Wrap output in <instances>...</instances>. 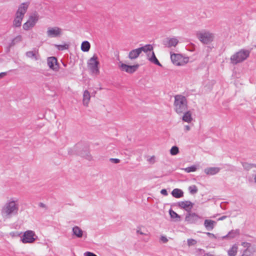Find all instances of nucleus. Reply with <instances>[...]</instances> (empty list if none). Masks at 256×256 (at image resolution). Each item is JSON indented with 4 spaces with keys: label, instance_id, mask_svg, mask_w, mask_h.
<instances>
[{
    "label": "nucleus",
    "instance_id": "a19ab883",
    "mask_svg": "<svg viewBox=\"0 0 256 256\" xmlns=\"http://www.w3.org/2000/svg\"><path fill=\"white\" fill-rule=\"evenodd\" d=\"M84 256H97L96 254L90 252H86L84 254Z\"/></svg>",
    "mask_w": 256,
    "mask_h": 256
},
{
    "label": "nucleus",
    "instance_id": "ddd939ff",
    "mask_svg": "<svg viewBox=\"0 0 256 256\" xmlns=\"http://www.w3.org/2000/svg\"><path fill=\"white\" fill-rule=\"evenodd\" d=\"M202 217L196 213H189L186 216L185 220L189 224H195Z\"/></svg>",
    "mask_w": 256,
    "mask_h": 256
},
{
    "label": "nucleus",
    "instance_id": "cd10ccee",
    "mask_svg": "<svg viewBox=\"0 0 256 256\" xmlns=\"http://www.w3.org/2000/svg\"><path fill=\"white\" fill-rule=\"evenodd\" d=\"M90 48V43L88 41H84L81 44V50L84 52H88L89 51Z\"/></svg>",
    "mask_w": 256,
    "mask_h": 256
},
{
    "label": "nucleus",
    "instance_id": "7ed1b4c3",
    "mask_svg": "<svg viewBox=\"0 0 256 256\" xmlns=\"http://www.w3.org/2000/svg\"><path fill=\"white\" fill-rule=\"evenodd\" d=\"M174 109L178 114H181L187 108V100L186 98L182 95H176L174 96Z\"/></svg>",
    "mask_w": 256,
    "mask_h": 256
},
{
    "label": "nucleus",
    "instance_id": "c03bdc74",
    "mask_svg": "<svg viewBox=\"0 0 256 256\" xmlns=\"http://www.w3.org/2000/svg\"><path fill=\"white\" fill-rule=\"evenodd\" d=\"M242 246L244 248H248L250 247V244L247 242H242Z\"/></svg>",
    "mask_w": 256,
    "mask_h": 256
},
{
    "label": "nucleus",
    "instance_id": "4c0bfd02",
    "mask_svg": "<svg viewBox=\"0 0 256 256\" xmlns=\"http://www.w3.org/2000/svg\"><path fill=\"white\" fill-rule=\"evenodd\" d=\"M196 244V241L194 239L190 238L188 240V244L189 246H194Z\"/></svg>",
    "mask_w": 256,
    "mask_h": 256
},
{
    "label": "nucleus",
    "instance_id": "f257e3e1",
    "mask_svg": "<svg viewBox=\"0 0 256 256\" xmlns=\"http://www.w3.org/2000/svg\"><path fill=\"white\" fill-rule=\"evenodd\" d=\"M18 200L15 197H11L7 200L0 210L1 215L4 219H8L16 216L19 211Z\"/></svg>",
    "mask_w": 256,
    "mask_h": 256
},
{
    "label": "nucleus",
    "instance_id": "a18cd8bd",
    "mask_svg": "<svg viewBox=\"0 0 256 256\" xmlns=\"http://www.w3.org/2000/svg\"><path fill=\"white\" fill-rule=\"evenodd\" d=\"M160 194L164 196H166L168 194L167 190L166 189H162L160 190Z\"/></svg>",
    "mask_w": 256,
    "mask_h": 256
},
{
    "label": "nucleus",
    "instance_id": "de8ad7c7",
    "mask_svg": "<svg viewBox=\"0 0 256 256\" xmlns=\"http://www.w3.org/2000/svg\"><path fill=\"white\" fill-rule=\"evenodd\" d=\"M226 217L227 216H222L218 218V220H224L225 218H226Z\"/></svg>",
    "mask_w": 256,
    "mask_h": 256
},
{
    "label": "nucleus",
    "instance_id": "0eeeda50",
    "mask_svg": "<svg viewBox=\"0 0 256 256\" xmlns=\"http://www.w3.org/2000/svg\"><path fill=\"white\" fill-rule=\"evenodd\" d=\"M38 239V236L32 230L25 231L20 236V242L23 244H33Z\"/></svg>",
    "mask_w": 256,
    "mask_h": 256
},
{
    "label": "nucleus",
    "instance_id": "5701e85b",
    "mask_svg": "<svg viewBox=\"0 0 256 256\" xmlns=\"http://www.w3.org/2000/svg\"><path fill=\"white\" fill-rule=\"evenodd\" d=\"M26 56L32 60H38L39 58V55L37 50H31L27 52L26 54Z\"/></svg>",
    "mask_w": 256,
    "mask_h": 256
},
{
    "label": "nucleus",
    "instance_id": "f03ea898",
    "mask_svg": "<svg viewBox=\"0 0 256 256\" xmlns=\"http://www.w3.org/2000/svg\"><path fill=\"white\" fill-rule=\"evenodd\" d=\"M196 34L198 39L204 44H210L214 39V34L206 30L197 31Z\"/></svg>",
    "mask_w": 256,
    "mask_h": 256
},
{
    "label": "nucleus",
    "instance_id": "9b49d317",
    "mask_svg": "<svg viewBox=\"0 0 256 256\" xmlns=\"http://www.w3.org/2000/svg\"><path fill=\"white\" fill-rule=\"evenodd\" d=\"M72 235L78 238H86V232L83 230L80 226H75L72 228Z\"/></svg>",
    "mask_w": 256,
    "mask_h": 256
},
{
    "label": "nucleus",
    "instance_id": "f704fd0d",
    "mask_svg": "<svg viewBox=\"0 0 256 256\" xmlns=\"http://www.w3.org/2000/svg\"><path fill=\"white\" fill-rule=\"evenodd\" d=\"M146 161L150 164H154L156 162V157L154 156H147Z\"/></svg>",
    "mask_w": 256,
    "mask_h": 256
},
{
    "label": "nucleus",
    "instance_id": "2eb2a0df",
    "mask_svg": "<svg viewBox=\"0 0 256 256\" xmlns=\"http://www.w3.org/2000/svg\"><path fill=\"white\" fill-rule=\"evenodd\" d=\"M136 234L139 235H144L146 238H144L142 240L144 242H148L150 240V234L148 232V230H146L144 227L142 226H138L136 228Z\"/></svg>",
    "mask_w": 256,
    "mask_h": 256
},
{
    "label": "nucleus",
    "instance_id": "6e6552de",
    "mask_svg": "<svg viewBox=\"0 0 256 256\" xmlns=\"http://www.w3.org/2000/svg\"><path fill=\"white\" fill-rule=\"evenodd\" d=\"M118 67L121 71L126 72L128 74H133L139 68V64H136L132 66L124 64L122 62H120L118 63Z\"/></svg>",
    "mask_w": 256,
    "mask_h": 256
},
{
    "label": "nucleus",
    "instance_id": "2f4dec72",
    "mask_svg": "<svg viewBox=\"0 0 256 256\" xmlns=\"http://www.w3.org/2000/svg\"><path fill=\"white\" fill-rule=\"evenodd\" d=\"M182 170L186 172L189 173L196 172L198 170V166L196 165H192L190 166L184 168Z\"/></svg>",
    "mask_w": 256,
    "mask_h": 256
},
{
    "label": "nucleus",
    "instance_id": "b1692460",
    "mask_svg": "<svg viewBox=\"0 0 256 256\" xmlns=\"http://www.w3.org/2000/svg\"><path fill=\"white\" fill-rule=\"evenodd\" d=\"M238 250V244H233L228 250V256H236Z\"/></svg>",
    "mask_w": 256,
    "mask_h": 256
},
{
    "label": "nucleus",
    "instance_id": "864d4df0",
    "mask_svg": "<svg viewBox=\"0 0 256 256\" xmlns=\"http://www.w3.org/2000/svg\"><path fill=\"white\" fill-rule=\"evenodd\" d=\"M207 234H208V235H210V236H214V235L213 234H210V232H208V233H207Z\"/></svg>",
    "mask_w": 256,
    "mask_h": 256
},
{
    "label": "nucleus",
    "instance_id": "37998d69",
    "mask_svg": "<svg viewBox=\"0 0 256 256\" xmlns=\"http://www.w3.org/2000/svg\"><path fill=\"white\" fill-rule=\"evenodd\" d=\"M242 256H253L252 254L250 253L248 250H246L244 252Z\"/></svg>",
    "mask_w": 256,
    "mask_h": 256
},
{
    "label": "nucleus",
    "instance_id": "4468645a",
    "mask_svg": "<svg viewBox=\"0 0 256 256\" xmlns=\"http://www.w3.org/2000/svg\"><path fill=\"white\" fill-rule=\"evenodd\" d=\"M178 43V40L176 37L166 38L164 41V44L168 48L175 47Z\"/></svg>",
    "mask_w": 256,
    "mask_h": 256
},
{
    "label": "nucleus",
    "instance_id": "f3484780",
    "mask_svg": "<svg viewBox=\"0 0 256 256\" xmlns=\"http://www.w3.org/2000/svg\"><path fill=\"white\" fill-rule=\"evenodd\" d=\"M194 204L190 201H182L178 203V206L186 211H190L193 207Z\"/></svg>",
    "mask_w": 256,
    "mask_h": 256
},
{
    "label": "nucleus",
    "instance_id": "72a5a7b5",
    "mask_svg": "<svg viewBox=\"0 0 256 256\" xmlns=\"http://www.w3.org/2000/svg\"><path fill=\"white\" fill-rule=\"evenodd\" d=\"M242 164L244 168L247 170H250V169L254 167H256V165L252 164H248L247 162H243Z\"/></svg>",
    "mask_w": 256,
    "mask_h": 256
},
{
    "label": "nucleus",
    "instance_id": "79ce46f5",
    "mask_svg": "<svg viewBox=\"0 0 256 256\" xmlns=\"http://www.w3.org/2000/svg\"><path fill=\"white\" fill-rule=\"evenodd\" d=\"M110 160L111 162L114 164H118L120 162V160L118 158H111L110 159Z\"/></svg>",
    "mask_w": 256,
    "mask_h": 256
},
{
    "label": "nucleus",
    "instance_id": "7c9ffc66",
    "mask_svg": "<svg viewBox=\"0 0 256 256\" xmlns=\"http://www.w3.org/2000/svg\"><path fill=\"white\" fill-rule=\"evenodd\" d=\"M24 17L16 14V18L14 20V24L16 26H19L21 25L22 21Z\"/></svg>",
    "mask_w": 256,
    "mask_h": 256
},
{
    "label": "nucleus",
    "instance_id": "ea45409f",
    "mask_svg": "<svg viewBox=\"0 0 256 256\" xmlns=\"http://www.w3.org/2000/svg\"><path fill=\"white\" fill-rule=\"evenodd\" d=\"M58 50H62L67 48L66 45H56Z\"/></svg>",
    "mask_w": 256,
    "mask_h": 256
},
{
    "label": "nucleus",
    "instance_id": "6ab92c4d",
    "mask_svg": "<svg viewBox=\"0 0 256 256\" xmlns=\"http://www.w3.org/2000/svg\"><path fill=\"white\" fill-rule=\"evenodd\" d=\"M183 113L182 120L187 123H191L193 120L192 111L189 110Z\"/></svg>",
    "mask_w": 256,
    "mask_h": 256
},
{
    "label": "nucleus",
    "instance_id": "412c9836",
    "mask_svg": "<svg viewBox=\"0 0 256 256\" xmlns=\"http://www.w3.org/2000/svg\"><path fill=\"white\" fill-rule=\"evenodd\" d=\"M90 100V95L88 90L84 91L82 94V103L84 106H88Z\"/></svg>",
    "mask_w": 256,
    "mask_h": 256
},
{
    "label": "nucleus",
    "instance_id": "9d476101",
    "mask_svg": "<svg viewBox=\"0 0 256 256\" xmlns=\"http://www.w3.org/2000/svg\"><path fill=\"white\" fill-rule=\"evenodd\" d=\"M62 34V30L58 26L49 27L46 32V34L50 38H57Z\"/></svg>",
    "mask_w": 256,
    "mask_h": 256
},
{
    "label": "nucleus",
    "instance_id": "39448f33",
    "mask_svg": "<svg viewBox=\"0 0 256 256\" xmlns=\"http://www.w3.org/2000/svg\"><path fill=\"white\" fill-rule=\"evenodd\" d=\"M88 67L90 70L93 74L98 75L100 74L98 65L100 62L98 56L96 54L94 56L88 61Z\"/></svg>",
    "mask_w": 256,
    "mask_h": 256
},
{
    "label": "nucleus",
    "instance_id": "c85d7f7f",
    "mask_svg": "<svg viewBox=\"0 0 256 256\" xmlns=\"http://www.w3.org/2000/svg\"><path fill=\"white\" fill-rule=\"evenodd\" d=\"M169 214L170 216V218L174 219L175 221H179L180 220V216L172 209L169 210Z\"/></svg>",
    "mask_w": 256,
    "mask_h": 256
},
{
    "label": "nucleus",
    "instance_id": "473e14b6",
    "mask_svg": "<svg viewBox=\"0 0 256 256\" xmlns=\"http://www.w3.org/2000/svg\"><path fill=\"white\" fill-rule=\"evenodd\" d=\"M22 40V36L20 35L16 36L12 41L10 46H14L17 43L20 42Z\"/></svg>",
    "mask_w": 256,
    "mask_h": 256
},
{
    "label": "nucleus",
    "instance_id": "4be33fe9",
    "mask_svg": "<svg viewBox=\"0 0 256 256\" xmlns=\"http://www.w3.org/2000/svg\"><path fill=\"white\" fill-rule=\"evenodd\" d=\"M148 59L152 63L158 66H162L160 63L158 62L156 58L154 52L148 54Z\"/></svg>",
    "mask_w": 256,
    "mask_h": 256
},
{
    "label": "nucleus",
    "instance_id": "603ef678",
    "mask_svg": "<svg viewBox=\"0 0 256 256\" xmlns=\"http://www.w3.org/2000/svg\"><path fill=\"white\" fill-rule=\"evenodd\" d=\"M254 181L256 182V174L254 176Z\"/></svg>",
    "mask_w": 256,
    "mask_h": 256
},
{
    "label": "nucleus",
    "instance_id": "3c124183",
    "mask_svg": "<svg viewBox=\"0 0 256 256\" xmlns=\"http://www.w3.org/2000/svg\"><path fill=\"white\" fill-rule=\"evenodd\" d=\"M87 156H88L87 158L88 159V160H90L91 158H92L91 156L90 155L88 154L87 155Z\"/></svg>",
    "mask_w": 256,
    "mask_h": 256
},
{
    "label": "nucleus",
    "instance_id": "8fccbe9b",
    "mask_svg": "<svg viewBox=\"0 0 256 256\" xmlns=\"http://www.w3.org/2000/svg\"><path fill=\"white\" fill-rule=\"evenodd\" d=\"M222 240H224V239H226V238H228L229 239V236H228V234L224 236H223L222 238Z\"/></svg>",
    "mask_w": 256,
    "mask_h": 256
},
{
    "label": "nucleus",
    "instance_id": "20e7f679",
    "mask_svg": "<svg viewBox=\"0 0 256 256\" xmlns=\"http://www.w3.org/2000/svg\"><path fill=\"white\" fill-rule=\"evenodd\" d=\"M250 52L247 50L242 49L234 54L230 57L232 64H237L245 60L250 56Z\"/></svg>",
    "mask_w": 256,
    "mask_h": 256
},
{
    "label": "nucleus",
    "instance_id": "c9c22d12",
    "mask_svg": "<svg viewBox=\"0 0 256 256\" xmlns=\"http://www.w3.org/2000/svg\"><path fill=\"white\" fill-rule=\"evenodd\" d=\"M188 190L191 194H195L198 192V188L195 185H192L188 187Z\"/></svg>",
    "mask_w": 256,
    "mask_h": 256
},
{
    "label": "nucleus",
    "instance_id": "58836bf2",
    "mask_svg": "<svg viewBox=\"0 0 256 256\" xmlns=\"http://www.w3.org/2000/svg\"><path fill=\"white\" fill-rule=\"evenodd\" d=\"M160 240L162 243H166L168 242V239L165 236H161Z\"/></svg>",
    "mask_w": 256,
    "mask_h": 256
},
{
    "label": "nucleus",
    "instance_id": "e433bc0d",
    "mask_svg": "<svg viewBox=\"0 0 256 256\" xmlns=\"http://www.w3.org/2000/svg\"><path fill=\"white\" fill-rule=\"evenodd\" d=\"M178 148L176 146H172L170 150V153L172 156H175L178 153Z\"/></svg>",
    "mask_w": 256,
    "mask_h": 256
},
{
    "label": "nucleus",
    "instance_id": "c756f323",
    "mask_svg": "<svg viewBox=\"0 0 256 256\" xmlns=\"http://www.w3.org/2000/svg\"><path fill=\"white\" fill-rule=\"evenodd\" d=\"M240 234V232L238 230H233L230 231L228 233V236H229V239L234 238Z\"/></svg>",
    "mask_w": 256,
    "mask_h": 256
},
{
    "label": "nucleus",
    "instance_id": "bb28decb",
    "mask_svg": "<svg viewBox=\"0 0 256 256\" xmlns=\"http://www.w3.org/2000/svg\"><path fill=\"white\" fill-rule=\"evenodd\" d=\"M139 48L140 50V52H144L147 54H150L152 51L153 50V46L151 44H146L144 46H142L141 48Z\"/></svg>",
    "mask_w": 256,
    "mask_h": 256
},
{
    "label": "nucleus",
    "instance_id": "1a4fd4ad",
    "mask_svg": "<svg viewBox=\"0 0 256 256\" xmlns=\"http://www.w3.org/2000/svg\"><path fill=\"white\" fill-rule=\"evenodd\" d=\"M38 19V16L36 14L30 16L26 22L24 24L23 28L26 30H30L35 26Z\"/></svg>",
    "mask_w": 256,
    "mask_h": 256
},
{
    "label": "nucleus",
    "instance_id": "393cba45",
    "mask_svg": "<svg viewBox=\"0 0 256 256\" xmlns=\"http://www.w3.org/2000/svg\"><path fill=\"white\" fill-rule=\"evenodd\" d=\"M172 196L176 198H180L184 196V192L179 188H174L172 192Z\"/></svg>",
    "mask_w": 256,
    "mask_h": 256
},
{
    "label": "nucleus",
    "instance_id": "aec40b11",
    "mask_svg": "<svg viewBox=\"0 0 256 256\" xmlns=\"http://www.w3.org/2000/svg\"><path fill=\"white\" fill-rule=\"evenodd\" d=\"M140 54V50L139 48H136L130 52L128 57L130 60H135L139 56Z\"/></svg>",
    "mask_w": 256,
    "mask_h": 256
},
{
    "label": "nucleus",
    "instance_id": "a878e982",
    "mask_svg": "<svg viewBox=\"0 0 256 256\" xmlns=\"http://www.w3.org/2000/svg\"><path fill=\"white\" fill-rule=\"evenodd\" d=\"M216 222L212 220H206L204 222V226L208 230H212L214 228Z\"/></svg>",
    "mask_w": 256,
    "mask_h": 256
},
{
    "label": "nucleus",
    "instance_id": "f8f14e48",
    "mask_svg": "<svg viewBox=\"0 0 256 256\" xmlns=\"http://www.w3.org/2000/svg\"><path fill=\"white\" fill-rule=\"evenodd\" d=\"M47 64L49 68L54 72H58L59 68L58 64L57 59L54 56L49 57L47 58Z\"/></svg>",
    "mask_w": 256,
    "mask_h": 256
},
{
    "label": "nucleus",
    "instance_id": "49530a36",
    "mask_svg": "<svg viewBox=\"0 0 256 256\" xmlns=\"http://www.w3.org/2000/svg\"><path fill=\"white\" fill-rule=\"evenodd\" d=\"M190 130V128L188 125H186L184 126V130L186 132H188Z\"/></svg>",
    "mask_w": 256,
    "mask_h": 256
},
{
    "label": "nucleus",
    "instance_id": "09e8293b",
    "mask_svg": "<svg viewBox=\"0 0 256 256\" xmlns=\"http://www.w3.org/2000/svg\"><path fill=\"white\" fill-rule=\"evenodd\" d=\"M6 75V72H1V73H0V78H2Z\"/></svg>",
    "mask_w": 256,
    "mask_h": 256
},
{
    "label": "nucleus",
    "instance_id": "dca6fc26",
    "mask_svg": "<svg viewBox=\"0 0 256 256\" xmlns=\"http://www.w3.org/2000/svg\"><path fill=\"white\" fill-rule=\"evenodd\" d=\"M28 6H29L28 2H24V3L22 4L19 6L18 10L16 12V14L24 17V14H26V12L28 8Z\"/></svg>",
    "mask_w": 256,
    "mask_h": 256
},
{
    "label": "nucleus",
    "instance_id": "423d86ee",
    "mask_svg": "<svg viewBox=\"0 0 256 256\" xmlns=\"http://www.w3.org/2000/svg\"><path fill=\"white\" fill-rule=\"evenodd\" d=\"M170 59L172 64L176 66H184L189 62L188 57L178 54L171 53Z\"/></svg>",
    "mask_w": 256,
    "mask_h": 256
},
{
    "label": "nucleus",
    "instance_id": "a211bd4d",
    "mask_svg": "<svg viewBox=\"0 0 256 256\" xmlns=\"http://www.w3.org/2000/svg\"><path fill=\"white\" fill-rule=\"evenodd\" d=\"M220 170L219 167H208L204 170V172L206 175L212 176L218 174Z\"/></svg>",
    "mask_w": 256,
    "mask_h": 256
}]
</instances>
